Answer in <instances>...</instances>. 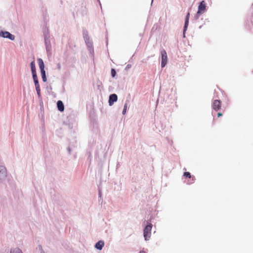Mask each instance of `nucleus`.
<instances>
[{"label": "nucleus", "mask_w": 253, "mask_h": 253, "mask_svg": "<svg viewBox=\"0 0 253 253\" xmlns=\"http://www.w3.org/2000/svg\"><path fill=\"white\" fill-rule=\"evenodd\" d=\"M152 228V224H149L146 226L143 230L144 237L145 240H148L151 236V230Z\"/></svg>", "instance_id": "f257e3e1"}, {"label": "nucleus", "mask_w": 253, "mask_h": 253, "mask_svg": "<svg viewBox=\"0 0 253 253\" xmlns=\"http://www.w3.org/2000/svg\"><path fill=\"white\" fill-rule=\"evenodd\" d=\"M206 10V2L204 0H202L198 6L197 15H199L204 13Z\"/></svg>", "instance_id": "f03ea898"}, {"label": "nucleus", "mask_w": 253, "mask_h": 253, "mask_svg": "<svg viewBox=\"0 0 253 253\" xmlns=\"http://www.w3.org/2000/svg\"><path fill=\"white\" fill-rule=\"evenodd\" d=\"M161 53L162 56L161 66L162 68H163L166 65L167 63L168 56L167 52L165 50H162Z\"/></svg>", "instance_id": "7ed1b4c3"}, {"label": "nucleus", "mask_w": 253, "mask_h": 253, "mask_svg": "<svg viewBox=\"0 0 253 253\" xmlns=\"http://www.w3.org/2000/svg\"><path fill=\"white\" fill-rule=\"evenodd\" d=\"M221 107V102L220 100L216 99L213 101L212 108L215 111H219Z\"/></svg>", "instance_id": "20e7f679"}, {"label": "nucleus", "mask_w": 253, "mask_h": 253, "mask_svg": "<svg viewBox=\"0 0 253 253\" xmlns=\"http://www.w3.org/2000/svg\"><path fill=\"white\" fill-rule=\"evenodd\" d=\"M0 36L3 37V38H8L9 39H10L11 40H14V38H15V37L14 35L11 34L10 33H9L8 32H6V31L0 32Z\"/></svg>", "instance_id": "39448f33"}, {"label": "nucleus", "mask_w": 253, "mask_h": 253, "mask_svg": "<svg viewBox=\"0 0 253 253\" xmlns=\"http://www.w3.org/2000/svg\"><path fill=\"white\" fill-rule=\"evenodd\" d=\"M118 99L117 95L116 94H112L109 97V105L112 106L114 103L117 101Z\"/></svg>", "instance_id": "423d86ee"}, {"label": "nucleus", "mask_w": 253, "mask_h": 253, "mask_svg": "<svg viewBox=\"0 0 253 253\" xmlns=\"http://www.w3.org/2000/svg\"><path fill=\"white\" fill-rule=\"evenodd\" d=\"M189 17H190V13L188 12L186 17V18H185V25H184V30H183L184 33H185V32L186 31L187 28L188 27V24H189ZM184 34H185V33H184Z\"/></svg>", "instance_id": "0eeeda50"}, {"label": "nucleus", "mask_w": 253, "mask_h": 253, "mask_svg": "<svg viewBox=\"0 0 253 253\" xmlns=\"http://www.w3.org/2000/svg\"><path fill=\"white\" fill-rule=\"evenodd\" d=\"M57 108L59 111L62 112L64 110V106L61 100H59L57 103Z\"/></svg>", "instance_id": "6e6552de"}, {"label": "nucleus", "mask_w": 253, "mask_h": 253, "mask_svg": "<svg viewBox=\"0 0 253 253\" xmlns=\"http://www.w3.org/2000/svg\"><path fill=\"white\" fill-rule=\"evenodd\" d=\"M104 243L103 241H98L95 245V248L98 250H101L104 246Z\"/></svg>", "instance_id": "1a4fd4ad"}, {"label": "nucleus", "mask_w": 253, "mask_h": 253, "mask_svg": "<svg viewBox=\"0 0 253 253\" xmlns=\"http://www.w3.org/2000/svg\"><path fill=\"white\" fill-rule=\"evenodd\" d=\"M38 62L41 71L44 70V65L43 60L41 58H39L38 59Z\"/></svg>", "instance_id": "9d476101"}, {"label": "nucleus", "mask_w": 253, "mask_h": 253, "mask_svg": "<svg viewBox=\"0 0 253 253\" xmlns=\"http://www.w3.org/2000/svg\"><path fill=\"white\" fill-rule=\"evenodd\" d=\"M35 87L40 86L37 74L32 75Z\"/></svg>", "instance_id": "9b49d317"}, {"label": "nucleus", "mask_w": 253, "mask_h": 253, "mask_svg": "<svg viewBox=\"0 0 253 253\" xmlns=\"http://www.w3.org/2000/svg\"><path fill=\"white\" fill-rule=\"evenodd\" d=\"M31 69L32 75L37 74H36V70L35 67V64L34 61H32L30 64Z\"/></svg>", "instance_id": "f8f14e48"}, {"label": "nucleus", "mask_w": 253, "mask_h": 253, "mask_svg": "<svg viewBox=\"0 0 253 253\" xmlns=\"http://www.w3.org/2000/svg\"><path fill=\"white\" fill-rule=\"evenodd\" d=\"M41 72L42 78L43 82H46L47 80H46V75H45V71L44 70H41Z\"/></svg>", "instance_id": "ddd939ff"}, {"label": "nucleus", "mask_w": 253, "mask_h": 253, "mask_svg": "<svg viewBox=\"0 0 253 253\" xmlns=\"http://www.w3.org/2000/svg\"><path fill=\"white\" fill-rule=\"evenodd\" d=\"M11 253H22V252L20 249L18 248H16L14 249L13 251H11Z\"/></svg>", "instance_id": "4468645a"}, {"label": "nucleus", "mask_w": 253, "mask_h": 253, "mask_svg": "<svg viewBox=\"0 0 253 253\" xmlns=\"http://www.w3.org/2000/svg\"><path fill=\"white\" fill-rule=\"evenodd\" d=\"M36 89L39 98H40L41 97L40 86L36 87Z\"/></svg>", "instance_id": "2eb2a0df"}, {"label": "nucleus", "mask_w": 253, "mask_h": 253, "mask_svg": "<svg viewBox=\"0 0 253 253\" xmlns=\"http://www.w3.org/2000/svg\"><path fill=\"white\" fill-rule=\"evenodd\" d=\"M184 176L188 178H191V174L189 172H185L184 173Z\"/></svg>", "instance_id": "dca6fc26"}, {"label": "nucleus", "mask_w": 253, "mask_h": 253, "mask_svg": "<svg viewBox=\"0 0 253 253\" xmlns=\"http://www.w3.org/2000/svg\"><path fill=\"white\" fill-rule=\"evenodd\" d=\"M116 74V72L115 69H111V75L113 77H114Z\"/></svg>", "instance_id": "f3484780"}, {"label": "nucleus", "mask_w": 253, "mask_h": 253, "mask_svg": "<svg viewBox=\"0 0 253 253\" xmlns=\"http://www.w3.org/2000/svg\"><path fill=\"white\" fill-rule=\"evenodd\" d=\"M127 104H126H126H125V105H124V110H123V114L124 115V114H126V108H127Z\"/></svg>", "instance_id": "a211bd4d"}, {"label": "nucleus", "mask_w": 253, "mask_h": 253, "mask_svg": "<svg viewBox=\"0 0 253 253\" xmlns=\"http://www.w3.org/2000/svg\"><path fill=\"white\" fill-rule=\"evenodd\" d=\"M222 116V114L221 113H218L217 114V117H220Z\"/></svg>", "instance_id": "6ab92c4d"}, {"label": "nucleus", "mask_w": 253, "mask_h": 253, "mask_svg": "<svg viewBox=\"0 0 253 253\" xmlns=\"http://www.w3.org/2000/svg\"><path fill=\"white\" fill-rule=\"evenodd\" d=\"M139 253H147L146 252H145V251H142Z\"/></svg>", "instance_id": "aec40b11"}]
</instances>
